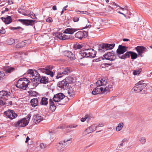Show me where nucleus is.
Returning a JSON list of instances; mask_svg holds the SVG:
<instances>
[{
  "label": "nucleus",
  "mask_w": 152,
  "mask_h": 152,
  "mask_svg": "<svg viewBox=\"0 0 152 152\" xmlns=\"http://www.w3.org/2000/svg\"><path fill=\"white\" fill-rule=\"evenodd\" d=\"M80 13L82 14H84L86 15H89L90 13L86 11H81Z\"/></svg>",
  "instance_id": "obj_51"
},
{
  "label": "nucleus",
  "mask_w": 152,
  "mask_h": 152,
  "mask_svg": "<svg viewBox=\"0 0 152 152\" xmlns=\"http://www.w3.org/2000/svg\"><path fill=\"white\" fill-rule=\"evenodd\" d=\"M18 12L22 14L25 16H28L29 15V11H25L23 10H18Z\"/></svg>",
  "instance_id": "obj_30"
},
{
  "label": "nucleus",
  "mask_w": 152,
  "mask_h": 152,
  "mask_svg": "<svg viewBox=\"0 0 152 152\" xmlns=\"http://www.w3.org/2000/svg\"><path fill=\"white\" fill-rule=\"evenodd\" d=\"M65 55L71 60H74L75 58L74 54L69 51H65Z\"/></svg>",
  "instance_id": "obj_20"
},
{
  "label": "nucleus",
  "mask_w": 152,
  "mask_h": 152,
  "mask_svg": "<svg viewBox=\"0 0 152 152\" xmlns=\"http://www.w3.org/2000/svg\"><path fill=\"white\" fill-rule=\"evenodd\" d=\"M103 56L105 59L110 61L114 60L116 58V56L113 51L106 53Z\"/></svg>",
  "instance_id": "obj_9"
},
{
  "label": "nucleus",
  "mask_w": 152,
  "mask_h": 152,
  "mask_svg": "<svg viewBox=\"0 0 152 152\" xmlns=\"http://www.w3.org/2000/svg\"><path fill=\"white\" fill-rule=\"evenodd\" d=\"M31 42L30 40H26L24 42H22L19 45L20 47H22L26 45L27 44Z\"/></svg>",
  "instance_id": "obj_31"
},
{
  "label": "nucleus",
  "mask_w": 152,
  "mask_h": 152,
  "mask_svg": "<svg viewBox=\"0 0 152 152\" xmlns=\"http://www.w3.org/2000/svg\"><path fill=\"white\" fill-rule=\"evenodd\" d=\"M48 82V78L45 76H42L40 79V82L44 84H46Z\"/></svg>",
  "instance_id": "obj_28"
},
{
  "label": "nucleus",
  "mask_w": 152,
  "mask_h": 152,
  "mask_svg": "<svg viewBox=\"0 0 152 152\" xmlns=\"http://www.w3.org/2000/svg\"><path fill=\"white\" fill-rule=\"evenodd\" d=\"M123 126L124 124L123 123H119L116 128V130L117 131H120L122 129Z\"/></svg>",
  "instance_id": "obj_33"
},
{
  "label": "nucleus",
  "mask_w": 152,
  "mask_h": 152,
  "mask_svg": "<svg viewBox=\"0 0 152 152\" xmlns=\"http://www.w3.org/2000/svg\"><path fill=\"white\" fill-rule=\"evenodd\" d=\"M127 48L125 46L119 45L116 51L117 54H123L127 51Z\"/></svg>",
  "instance_id": "obj_15"
},
{
  "label": "nucleus",
  "mask_w": 152,
  "mask_h": 152,
  "mask_svg": "<svg viewBox=\"0 0 152 152\" xmlns=\"http://www.w3.org/2000/svg\"><path fill=\"white\" fill-rule=\"evenodd\" d=\"M30 102L31 105L35 107L38 104V100L37 99H33L31 100Z\"/></svg>",
  "instance_id": "obj_27"
},
{
  "label": "nucleus",
  "mask_w": 152,
  "mask_h": 152,
  "mask_svg": "<svg viewBox=\"0 0 152 152\" xmlns=\"http://www.w3.org/2000/svg\"><path fill=\"white\" fill-rule=\"evenodd\" d=\"M31 18L33 19H37V18L35 16V14L32 12H30L29 11V15Z\"/></svg>",
  "instance_id": "obj_36"
},
{
  "label": "nucleus",
  "mask_w": 152,
  "mask_h": 152,
  "mask_svg": "<svg viewBox=\"0 0 152 152\" xmlns=\"http://www.w3.org/2000/svg\"><path fill=\"white\" fill-rule=\"evenodd\" d=\"M12 104V101H10L8 102V103H7V104H8L11 105Z\"/></svg>",
  "instance_id": "obj_61"
},
{
  "label": "nucleus",
  "mask_w": 152,
  "mask_h": 152,
  "mask_svg": "<svg viewBox=\"0 0 152 152\" xmlns=\"http://www.w3.org/2000/svg\"><path fill=\"white\" fill-rule=\"evenodd\" d=\"M63 75H63V74H62V73H59L58 74L57 76H56V78L58 79L59 78H60V77H62Z\"/></svg>",
  "instance_id": "obj_49"
},
{
  "label": "nucleus",
  "mask_w": 152,
  "mask_h": 152,
  "mask_svg": "<svg viewBox=\"0 0 152 152\" xmlns=\"http://www.w3.org/2000/svg\"><path fill=\"white\" fill-rule=\"evenodd\" d=\"M71 138L65 139L64 141L60 142L57 145L58 152H64V147L66 145L71 142Z\"/></svg>",
  "instance_id": "obj_6"
},
{
  "label": "nucleus",
  "mask_w": 152,
  "mask_h": 152,
  "mask_svg": "<svg viewBox=\"0 0 152 152\" xmlns=\"http://www.w3.org/2000/svg\"><path fill=\"white\" fill-rule=\"evenodd\" d=\"M127 140H128L127 139L124 138L122 140L121 142L124 143V142H126Z\"/></svg>",
  "instance_id": "obj_54"
},
{
  "label": "nucleus",
  "mask_w": 152,
  "mask_h": 152,
  "mask_svg": "<svg viewBox=\"0 0 152 152\" xmlns=\"http://www.w3.org/2000/svg\"><path fill=\"white\" fill-rule=\"evenodd\" d=\"M8 43L10 45H11L14 43L15 42L14 40L12 39H10L8 40Z\"/></svg>",
  "instance_id": "obj_40"
},
{
  "label": "nucleus",
  "mask_w": 152,
  "mask_h": 152,
  "mask_svg": "<svg viewBox=\"0 0 152 152\" xmlns=\"http://www.w3.org/2000/svg\"><path fill=\"white\" fill-rule=\"evenodd\" d=\"M29 95L31 96H36L37 94V93L32 90H30L28 91Z\"/></svg>",
  "instance_id": "obj_35"
},
{
  "label": "nucleus",
  "mask_w": 152,
  "mask_h": 152,
  "mask_svg": "<svg viewBox=\"0 0 152 152\" xmlns=\"http://www.w3.org/2000/svg\"><path fill=\"white\" fill-rule=\"evenodd\" d=\"M46 21L48 22H51L53 20L51 18H49L46 19Z\"/></svg>",
  "instance_id": "obj_53"
},
{
  "label": "nucleus",
  "mask_w": 152,
  "mask_h": 152,
  "mask_svg": "<svg viewBox=\"0 0 152 152\" xmlns=\"http://www.w3.org/2000/svg\"><path fill=\"white\" fill-rule=\"evenodd\" d=\"M80 55L82 56L94 58L96 53L95 51L92 49L85 50L81 51Z\"/></svg>",
  "instance_id": "obj_7"
},
{
  "label": "nucleus",
  "mask_w": 152,
  "mask_h": 152,
  "mask_svg": "<svg viewBox=\"0 0 152 152\" xmlns=\"http://www.w3.org/2000/svg\"><path fill=\"white\" fill-rule=\"evenodd\" d=\"M19 29L21 31H22L23 30V29L21 27H20V26H18V27H13L12 29L13 30H16V29Z\"/></svg>",
  "instance_id": "obj_48"
},
{
  "label": "nucleus",
  "mask_w": 152,
  "mask_h": 152,
  "mask_svg": "<svg viewBox=\"0 0 152 152\" xmlns=\"http://www.w3.org/2000/svg\"><path fill=\"white\" fill-rule=\"evenodd\" d=\"M29 83V81L27 78H21L18 81L16 86L18 88L25 90Z\"/></svg>",
  "instance_id": "obj_5"
},
{
  "label": "nucleus",
  "mask_w": 152,
  "mask_h": 152,
  "mask_svg": "<svg viewBox=\"0 0 152 152\" xmlns=\"http://www.w3.org/2000/svg\"><path fill=\"white\" fill-rule=\"evenodd\" d=\"M141 69H140L139 70L137 71H134L133 72V75H136L137 74H139L140 72H141Z\"/></svg>",
  "instance_id": "obj_42"
},
{
  "label": "nucleus",
  "mask_w": 152,
  "mask_h": 152,
  "mask_svg": "<svg viewBox=\"0 0 152 152\" xmlns=\"http://www.w3.org/2000/svg\"><path fill=\"white\" fill-rule=\"evenodd\" d=\"M135 49L138 52L139 55H140L142 53L146 51V48L142 46H138L136 47Z\"/></svg>",
  "instance_id": "obj_19"
},
{
  "label": "nucleus",
  "mask_w": 152,
  "mask_h": 152,
  "mask_svg": "<svg viewBox=\"0 0 152 152\" xmlns=\"http://www.w3.org/2000/svg\"><path fill=\"white\" fill-rule=\"evenodd\" d=\"M77 31L75 29L67 28L64 31V33L65 34H72L75 32Z\"/></svg>",
  "instance_id": "obj_25"
},
{
  "label": "nucleus",
  "mask_w": 152,
  "mask_h": 152,
  "mask_svg": "<svg viewBox=\"0 0 152 152\" xmlns=\"http://www.w3.org/2000/svg\"><path fill=\"white\" fill-rule=\"evenodd\" d=\"M35 71V70H33L32 69H29L28 70L27 72L28 74H30L32 76Z\"/></svg>",
  "instance_id": "obj_45"
},
{
  "label": "nucleus",
  "mask_w": 152,
  "mask_h": 152,
  "mask_svg": "<svg viewBox=\"0 0 152 152\" xmlns=\"http://www.w3.org/2000/svg\"><path fill=\"white\" fill-rule=\"evenodd\" d=\"M40 148L41 149L44 148L46 147V145L43 143H42L40 144Z\"/></svg>",
  "instance_id": "obj_50"
},
{
  "label": "nucleus",
  "mask_w": 152,
  "mask_h": 152,
  "mask_svg": "<svg viewBox=\"0 0 152 152\" xmlns=\"http://www.w3.org/2000/svg\"><path fill=\"white\" fill-rule=\"evenodd\" d=\"M80 11H76V12L78 14H79L80 13Z\"/></svg>",
  "instance_id": "obj_63"
},
{
  "label": "nucleus",
  "mask_w": 152,
  "mask_h": 152,
  "mask_svg": "<svg viewBox=\"0 0 152 152\" xmlns=\"http://www.w3.org/2000/svg\"><path fill=\"white\" fill-rule=\"evenodd\" d=\"M107 83V80L105 78H103L100 80H98L96 82L97 86L92 91V94L95 95L97 94H102L105 93H107L113 91L112 85H110L108 86L105 87Z\"/></svg>",
  "instance_id": "obj_1"
},
{
  "label": "nucleus",
  "mask_w": 152,
  "mask_h": 152,
  "mask_svg": "<svg viewBox=\"0 0 152 152\" xmlns=\"http://www.w3.org/2000/svg\"><path fill=\"white\" fill-rule=\"evenodd\" d=\"M1 18L6 24H9L12 21V19L10 16H8L6 18L1 17Z\"/></svg>",
  "instance_id": "obj_22"
},
{
  "label": "nucleus",
  "mask_w": 152,
  "mask_h": 152,
  "mask_svg": "<svg viewBox=\"0 0 152 152\" xmlns=\"http://www.w3.org/2000/svg\"><path fill=\"white\" fill-rule=\"evenodd\" d=\"M68 83H71L73 81V79L72 77H68L65 79Z\"/></svg>",
  "instance_id": "obj_34"
},
{
  "label": "nucleus",
  "mask_w": 152,
  "mask_h": 152,
  "mask_svg": "<svg viewBox=\"0 0 152 152\" xmlns=\"http://www.w3.org/2000/svg\"><path fill=\"white\" fill-rule=\"evenodd\" d=\"M83 32L81 31L78 32L75 34V37L77 38L81 39L83 37L85 34H86L87 35L88 34V31H84Z\"/></svg>",
  "instance_id": "obj_17"
},
{
  "label": "nucleus",
  "mask_w": 152,
  "mask_h": 152,
  "mask_svg": "<svg viewBox=\"0 0 152 152\" xmlns=\"http://www.w3.org/2000/svg\"><path fill=\"white\" fill-rule=\"evenodd\" d=\"M29 140H30V138L28 137H27L26 138V141H25V142L26 143L27 142H28V141Z\"/></svg>",
  "instance_id": "obj_56"
},
{
  "label": "nucleus",
  "mask_w": 152,
  "mask_h": 152,
  "mask_svg": "<svg viewBox=\"0 0 152 152\" xmlns=\"http://www.w3.org/2000/svg\"><path fill=\"white\" fill-rule=\"evenodd\" d=\"M123 144L124 143L121 142V143L119 145L121 146H123Z\"/></svg>",
  "instance_id": "obj_64"
},
{
  "label": "nucleus",
  "mask_w": 152,
  "mask_h": 152,
  "mask_svg": "<svg viewBox=\"0 0 152 152\" xmlns=\"http://www.w3.org/2000/svg\"><path fill=\"white\" fill-rule=\"evenodd\" d=\"M48 99L45 97L42 98L40 104L42 105H46L48 103Z\"/></svg>",
  "instance_id": "obj_29"
},
{
  "label": "nucleus",
  "mask_w": 152,
  "mask_h": 152,
  "mask_svg": "<svg viewBox=\"0 0 152 152\" xmlns=\"http://www.w3.org/2000/svg\"><path fill=\"white\" fill-rule=\"evenodd\" d=\"M31 117V115L29 114L26 118H23L15 122L14 124L15 126L19 128L25 127L29 123Z\"/></svg>",
  "instance_id": "obj_4"
},
{
  "label": "nucleus",
  "mask_w": 152,
  "mask_h": 152,
  "mask_svg": "<svg viewBox=\"0 0 152 152\" xmlns=\"http://www.w3.org/2000/svg\"><path fill=\"white\" fill-rule=\"evenodd\" d=\"M39 74L36 70H35L32 76V77L33 79L37 80V79H39Z\"/></svg>",
  "instance_id": "obj_32"
},
{
  "label": "nucleus",
  "mask_w": 152,
  "mask_h": 152,
  "mask_svg": "<svg viewBox=\"0 0 152 152\" xmlns=\"http://www.w3.org/2000/svg\"><path fill=\"white\" fill-rule=\"evenodd\" d=\"M96 127L97 128L99 127H101L104 126V124L103 123H99L98 124H96Z\"/></svg>",
  "instance_id": "obj_46"
},
{
  "label": "nucleus",
  "mask_w": 152,
  "mask_h": 152,
  "mask_svg": "<svg viewBox=\"0 0 152 152\" xmlns=\"http://www.w3.org/2000/svg\"><path fill=\"white\" fill-rule=\"evenodd\" d=\"M139 82L138 84V85L134 86L132 89L133 92H134V93L139 92L142 91L141 89V87H146V84L144 83L141 84Z\"/></svg>",
  "instance_id": "obj_13"
},
{
  "label": "nucleus",
  "mask_w": 152,
  "mask_h": 152,
  "mask_svg": "<svg viewBox=\"0 0 152 152\" xmlns=\"http://www.w3.org/2000/svg\"><path fill=\"white\" fill-rule=\"evenodd\" d=\"M115 45V44H103L98 46V50L100 52H104L107 50L112 49Z\"/></svg>",
  "instance_id": "obj_8"
},
{
  "label": "nucleus",
  "mask_w": 152,
  "mask_h": 152,
  "mask_svg": "<svg viewBox=\"0 0 152 152\" xmlns=\"http://www.w3.org/2000/svg\"><path fill=\"white\" fill-rule=\"evenodd\" d=\"M132 51H128L126 52L124 55L126 57V58H129L130 57V55H131V53Z\"/></svg>",
  "instance_id": "obj_41"
},
{
  "label": "nucleus",
  "mask_w": 152,
  "mask_h": 152,
  "mask_svg": "<svg viewBox=\"0 0 152 152\" xmlns=\"http://www.w3.org/2000/svg\"><path fill=\"white\" fill-rule=\"evenodd\" d=\"M119 7H120L121 10H126V9H125L124 8H122L120 6H119Z\"/></svg>",
  "instance_id": "obj_62"
},
{
  "label": "nucleus",
  "mask_w": 152,
  "mask_h": 152,
  "mask_svg": "<svg viewBox=\"0 0 152 152\" xmlns=\"http://www.w3.org/2000/svg\"><path fill=\"white\" fill-rule=\"evenodd\" d=\"M10 92L2 91H0V105H4L7 104L8 100L11 97Z\"/></svg>",
  "instance_id": "obj_3"
},
{
  "label": "nucleus",
  "mask_w": 152,
  "mask_h": 152,
  "mask_svg": "<svg viewBox=\"0 0 152 152\" xmlns=\"http://www.w3.org/2000/svg\"><path fill=\"white\" fill-rule=\"evenodd\" d=\"M123 41L124 42L128 41H129V39H123Z\"/></svg>",
  "instance_id": "obj_60"
},
{
  "label": "nucleus",
  "mask_w": 152,
  "mask_h": 152,
  "mask_svg": "<svg viewBox=\"0 0 152 152\" xmlns=\"http://www.w3.org/2000/svg\"><path fill=\"white\" fill-rule=\"evenodd\" d=\"M5 75L3 72L0 71V80H1L5 77Z\"/></svg>",
  "instance_id": "obj_39"
},
{
  "label": "nucleus",
  "mask_w": 152,
  "mask_h": 152,
  "mask_svg": "<svg viewBox=\"0 0 152 152\" xmlns=\"http://www.w3.org/2000/svg\"><path fill=\"white\" fill-rule=\"evenodd\" d=\"M86 118H82L81 119V121L82 122H84V121H85L86 120Z\"/></svg>",
  "instance_id": "obj_55"
},
{
  "label": "nucleus",
  "mask_w": 152,
  "mask_h": 152,
  "mask_svg": "<svg viewBox=\"0 0 152 152\" xmlns=\"http://www.w3.org/2000/svg\"><path fill=\"white\" fill-rule=\"evenodd\" d=\"M64 79L62 81L59 82L58 87L61 88H64L66 87L67 84H68L67 82Z\"/></svg>",
  "instance_id": "obj_21"
},
{
  "label": "nucleus",
  "mask_w": 152,
  "mask_h": 152,
  "mask_svg": "<svg viewBox=\"0 0 152 152\" xmlns=\"http://www.w3.org/2000/svg\"><path fill=\"white\" fill-rule=\"evenodd\" d=\"M68 7L67 5L66 6L64 7L63 8V10L64 11L66 10V8Z\"/></svg>",
  "instance_id": "obj_59"
},
{
  "label": "nucleus",
  "mask_w": 152,
  "mask_h": 152,
  "mask_svg": "<svg viewBox=\"0 0 152 152\" xmlns=\"http://www.w3.org/2000/svg\"><path fill=\"white\" fill-rule=\"evenodd\" d=\"M139 141L142 144H144L145 143L146 140L145 137H142L140 138Z\"/></svg>",
  "instance_id": "obj_38"
},
{
  "label": "nucleus",
  "mask_w": 152,
  "mask_h": 152,
  "mask_svg": "<svg viewBox=\"0 0 152 152\" xmlns=\"http://www.w3.org/2000/svg\"><path fill=\"white\" fill-rule=\"evenodd\" d=\"M72 71V70L69 67H66L63 69L62 74L64 75H67Z\"/></svg>",
  "instance_id": "obj_26"
},
{
  "label": "nucleus",
  "mask_w": 152,
  "mask_h": 152,
  "mask_svg": "<svg viewBox=\"0 0 152 152\" xmlns=\"http://www.w3.org/2000/svg\"><path fill=\"white\" fill-rule=\"evenodd\" d=\"M38 70L43 73L46 74L47 75H50L51 77L53 76V72L49 70L48 69L44 68H40Z\"/></svg>",
  "instance_id": "obj_16"
},
{
  "label": "nucleus",
  "mask_w": 152,
  "mask_h": 152,
  "mask_svg": "<svg viewBox=\"0 0 152 152\" xmlns=\"http://www.w3.org/2000/svg\"><path fill=\"white\" fill-rule=\"evenodd\" d=\"M64 32L63 33L57 32L56 35V37L61 40H65L71 39L72 37H70L67 35L65 34Z\"/></svg>",
  "instance_id": "obj_11"
},
{
  "label": "nucleus",
  "mask_w": 152,
  "mask_h": 152,
  "mask_svg": "<svg viewBox=\"0 0 152 152\" xmlns=\"http://www.w3.org/2000/svg\"><path fill=\"white\" fill-rule=\"evenodd\" d=\"M34 122L35 123H38L43 120V118L39 114H36L33 117Z\"/></svg>",
  "instance_id": "obj_18"
},
{
  "label": "nucleus",
  "mask_w": 152,
  "mask_h": 152,
  "mask_svg": "<svg viewBox=\"0 0 152 152\" xmlns=\"http://www.w3.org/2000/svg\"><path fill=\"white\" fill-rule=\"evenodd\" d=\"M74 47L76 49H80L82 48V46L81 45L77 44L75 45Z\"/></svg>",
  "instance_id": "obj_44"
},
{
  "label": "nucleus",
  "mask_w": 152,
  "mask_h": 152,
  "mask_svg": "<svg viewBox=\"0 0 152 152\" xmlns=\"http://www.w3.org/2000/svg\"><path fill=\"white\" fill-rule=\"evenodd\" d=\"M7 117L11 119H12L17 116V115L14 112L10 110H8L4 113Z\"/></svg>",
  "instance_id": "obj_12"
},
{
  "label": "nucleus",
  "mask_w": 152,
  "mask_h": 152,
  "mask_svg": "<svg viewBox=\"0 0 152 152\" xmlns=\"http://www.w3.org/2000/svg\"><path fill=\"white\" fill-rule=\"evenodd\" d=\"M18 21L26 26L31 25L34 22V20H26L19 19Z\"/></svg>",
  "instance_id": "obj_14"
},
{
  "label": "nucleus",
  "mask_w": 152,
  "mask_h": 152,
  "mask_svg": "<svg viewBox=\"0 0 152 152\" xmlns=\"http://www.w3.org/2000/svg\"><path fill=\"white\" fill-rule=\"evenodd\" d=\"M122 54H120V55L119 54H117L118 55V57L122 59H125L126 58V57L124 55H122Z\"/></svg>",
  "instance_id": "obj_47"
},
{
  "label": "nucleus",
  "mask_w": 152,
  "mask_h": 152,
  "mask_svg": "<svg viewBox=\"0 0 152 152\" xmlns=\"http://www.w3.org/2000/svg\"><path fill=\"white\" fill-rule=\"evenodd\" d=\"M4 30H0V33L3 34L4 33Z\"/></svg>",
  "instance_id": "obj_58"
},
{
  "label": "nucleus",
  "mask_w": 152,
  "mask_h": 152,
  "mask_svg": "<svg viewBox=\"0 0 152 152\" xmlns=\"http://www.w3.org/2000/svg\"><path fill=\"white\" fill-rule=\"evenodd\" d=\"M77 126V125L73 124H70L69 126H67V127H69L70 128L72 129L73 128H75Z\"/></svg>",
  "instance_id": "obj_43"
},
{
  "label": "nucleus",
  "mask_w": 152,
  "mask_h": 152,
  "mask_svg": "<svg viewBox=\"0 0 152 152\" xmlns=\"http://www.w3.org/2000/svg\"><path fill=\"white\" fill-rule=\"evenodd\" d=\"M97 129L96 124H93L87 128L83 132V134L86 135L96 130Z\"/></svg>",
  "instance_id": "obj_10"
},
{
  "label": "nucleus",
  "mask_w": 152,
  "mask_h": 152,
  "mask_svg": "<svg viewBox=\"0 0 152 152\" xmlns=\"http://www.w3.org/2000/svg\"><path fill=\"white\" fill-rule=\"evenodd\" d=\"M15 68L8 66L4 70L6 74H10L15 71Z\"/></svg>",
  "instance_id": "obj_24"
},
{
  "label": "nucleus",
  "mask_w": 152,
  "mask_h": 152,
  "mask_svg": "<svg viewBox=\"0 0 152 152\" xmlns=\"http://www.w3.org/2000/svg\"><path fill=\"white\" fill-rule=\"evenodd\" d=\"M67 93L70 98L72 97L74 95V90L72 87L70 86L68 87Z\"/></svg>",
  "instance_id": "obj_23"
},
{
  "label": "nucleus",
  "mask_w": 152,
  "mask_h": 152,
  "mask_svg": "<svg viewBox=\"0 0 152 152\" xmlns=\"http://www.w3.org/2000/svg\"><path fill=\"white\" fill-rule=\"evenodd\" d=\"M53 9L54 10H57L56 7V6H54L53 7Z\"/></svg>",
  "instance_id": "obj_57"
},
{
  "label": "nucleus",
  "mask_w": 152,
  "mask_h": 152,
  "mask_svg": "<svg viewBox=\"0 0 152 152\" xmlns=\"http://www.w3.org/2000/svg\"><path fill=\"white\" fill-rule=\"evenodd\" d=\"M64 95L62 93H59L54 95L52 99H50L49 100L50 108H53V110L56 109V106L54 102L55 103L60 102L58 103L59 105L65 104L66 102L64 101Z\"/></svg>",
  "instance_id": "obj_2"
},
{
  "label": "nucleus",
  "mask_w": 152,
  "mask_h": 152,
  "mask_svg": "<svg viewBox=\"0 0 152 152\" xmlns=\"http://www.w3.org/2000/svg\"><path fill=\"white\" fill-rule=\"evenodd\" d=\"M73 20L74 22H77L79 20V18L78 17H75L73 18Z\"/></svg>",
  "instance_id": "obj_52"
},
{
  "label": "nucleus",
  "mask_w": 152,
  "mask_h": 152,
  "mask_svg": "<svg viewBox=\"0 0 152 152\" xmlns=\"http://www.w3.org/2000/svg\"><path fill=\"white\" fill-rule=\"evenodd\" d=\"M131 56L132 59H135L137 57V55L136 53L132 52L131 54Z\"/></svg>",
  "instance_id": "obj_37"
}]
</instances>
